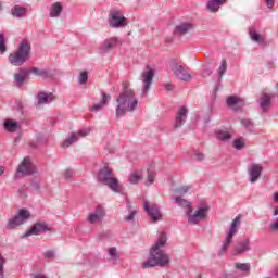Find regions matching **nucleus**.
I'll return each mask as SVG.
<instances>
[{
    "instance_id": "12",
    "label": "nucleus",
    "mask_w": 278,
    "mask_h": 278,
    "mask_svg": "<svg viewBox=\"0 0 278 278\" xmlns=\"http://www.w3.org/2000/svg\"><path fill=\"white\" fill-rule=\"evenodd\" d=\"M186 121H188V108L181 106L176 114L174 128L179 129L184 127V123H186Z\"/></svg>"
},
{
    "instance_id": "34",
    "label": "nucleus",
    "mask_w": 278,
    "mask_h": 278,
    "mask_svg": "<svg viewBox=\"0 0 278 278\" xmlns=\"http://www.w3.org/2000/svg\"><path fill=\"white\" fill-rule=\"evenodd\" d=\"M250 38L253 40V42H257L258 45H266V40L253 29L250 30Z\"/></svg>"
},
{
    "instance_id": "44",
    "label": "nucleus",
    "mask_w": 278,
    "mask_h": 278,
    "mask_svg": "<svg viewBox=\"0 0 278 278\" xmlns=\"http://www.w3.org/2000/svg\"><path fill=\"white\" fill-rule=\"evenodd\" d=\"M136 216V210L129 208L128 214L124 216V220L127 223L134 220V217Z\"/></svg>"
},
{
    "instance_id": "7",
    "label": "nucleus",
    "mask_w": 278,
    "mask_h": 278,
    "mask_svg": "<svg viewBox=\"0 0 278 278\" xmlns=\"http://www.w3.org/2000/svg\"><path fill=\"white\" fill-rule=\"evenodd\" d=\"M147 71L141 73V81L143 84L142 97H147L149 90H151V85L153 84V78L155 77V70L146 66Z\"/></svg>"
},
{
    "instance_id": "50",
    "label": "nucleus",
    "mask_w": 278,
    "mask_h": 278,
    "mask_svg": "<svg viewBox=\"0 0 278 278\" xmlns=\"http://www.w3.org/2000/svg\"><path fill=\"white\" fill-rule=\"evenodd\" d=\"M194 157H195L197 162H203V160H205V155L199 151L194 152Z\"/></svg>"
},
{
    "instance_id": "6",
    "label": "nucleus",
    "mask_w": 278,
    "mask_h": 278,
    "mask_svg": "<svg viewBox=\"0 0 278 278\" xmlns=\"http://www.w3.org/2000/svg\"><path fill=\"white\" fill-rule=\"evenodd\" d=\"M98 181H100V184H103L104 186H108V188H110L112 192H123V185H121V182H118V179L113 177L112 175H99Z\"/></svg>"
},
{
    "instance_id": "59",
    "label": "nucleus",
    "mask_w": 278,
    "mask_h": 278,
    "mask_svg": "<svg viewBox=\"0 0 278 278\" xmlns=\"http://www.w3.org/2000/svg\"><path fill=\"white\" fill-rule=\"evenodd\" d=\"M3 173H5V167L0 166V175H3Z\"/></svg>"
},
{
    "instance_id": "42",
    "label": "nucleus",
    "mask_w": 278,
    "mask_h": 278,
    "mask_svg": "<svg viewBox=\"0 0 278 278\" xmlns=\"http://www.w3.org/2000/svg\"><path fill=\"white\" fill-rule=\"evenodd\" d=\"M268 231H271V233H278V218H276V220L269 223Z\"/></svg>"
},
{
    "instance_id": "55",
    "label": "nucleus",
    "mask_w": 278,
    "mask_h": 278,
    "mask_svg": "<svg viewBox=\"0 0 278 278\" xmlns=\"http://www.w3.org/2000/svg\"><path fill=\"white\" fill-rule=\"evenodd\" d=\"M164 88H165V90L170 92V91L175 90V85L167 83V84H165Z\"/></svg>"
},
{
    "instance_id": "38",
    "label": "nucleus",
    "mask_w": 278,
    "mask_h": 278,
    "mask_svg": "<svg viewBox=\"0 0 278 278\" xmlns=\"http://www.w3.org/2000/svg\"><path fill=\"white\" fill-rule=\"evenodd\" d=\"M175 203H177V205L180 207H190V202H188L186 199H182L181 197H176Z\"/></svg>"
},
{
    "instance_id": "23",
    "label": "nucleus",
    "mask_w": 278,
    "mask_h": 278,
    "mask_svg": "<svg viewBox=\"0 0 278 278\" xmlns=\"http://www.w3.org/2000/svg\"><path fill=\"white\" fill-rule=\"evenodd\" d=\"M55 96L53 93H47V92H39L37 94L38 105H45L47 103H51V101H54Z\"/></svg>"
},
{
    "instance_id": "57",
    "label": "nucleus",
    "mask_w": 278,
    "mask_h": 278,
    "mask_svg": "<svg viewBox=\"0 0 278 278\" xmlns=\"http://www.w3.org/2000/svg\"><path fill=\"white\" fill-rule=\"evenodd\" d=\"M33 188H35V190H38L40 188V184L38 182H31Z\"/></svg>"
},
{
    "instance_id": "22",
    "label": "nucleus",
    "mask_w": 278,
    "mask_h": 278,
    "mask_svg": "<svg viewBox=\"0 0 278 278\" xmlns=\"http://www.w3.org/2000/svg\"><path fill=\"white\" fill-rule=\"evenodd\" d=\"M27 12V8L16 4L11 9V16H13V18H25Z\"/></svg>"
},
{
    "instance_id": "53",
    "label": "nucleus",
    "mask_w": 278,
    "mask_h": 278,
    "mask_svg": "<svg viewBox=\"0 0 278 278\" xmlns=\"http://www.w3.org/2000/svg\"><path fill=\"white\" fill-rule=\"evenodd\" d=\"M250 184H256V181H260V175H252L249 178Z\"/></svg>"
},
{
    "instance_id": "1",
    "label": "nucleus",
    "mask_w": 278,
    "mask_h": 278,
    "mask_svg": "<svg viewBox=\"0 0 278 278\" xmlns=\"http://www.w3.org/2000/svg\"><path fill=\"white\" fill-rule=\"evenodd\" d=\"M167 240L166 233L162 232L155 244L151 248L148 261L142 263V268H155V266L166 268V266H170V254L162 250L166 247Z\"/></svg>"
},
{
    "instance_id": "63",
    "label": "nucleus",
    "mask_w": 278,
    "mask_h": 278,
    "mask_svg": "<svg viewBox=\"0 0 278 278\" xmlns=\"http://www.w3.org/2000/svg\"><path fill=\"white\" fill-rule=\"evenodd\" d=\"M30 147L36 148V147H38V144L37 143H30Z\"/></svg>"
},
{
    "instance_id": "17",
    "label": "nucleus",
    "mask_w": 278,
    "mask_h": 278,
    "mask_svg": "<svg viewBox=\"0 0 278 278\" xmlns=\"http://www.w3.org/2000/svg\"><path fill=\"white\" fill-rule=\"evenodd\" d=\"M260 108L263 112H267L273 108V97L270 94L263 92L258 99Z\"/></svg>"
},
{
    "instance_id": "39",
    "label": "nucleus",
    "mask_w": 278,
    "mask_h": 278,
    "mask_svg": "<svg viewBox=\"0 0 278 278\" xmlns=\"http://www.w3.org/2000/svg\"><path fill=\"white\" fill-rule=\"evenodd\" d=\"M114 169L110 167V164H104V166L99 170V175H112Z\"/></svg>"
},
{
    "instance_id": "60",
    "label": "nucleus",
    "mask_w": 278,
    "mask_h": 278,
    "mask_svg": "<svg viewBox=\"0 0 278 278\" xmlns=\"http://www.w3.org/2000/svg\"><path fill=\"white\" fill-rule=\"evenodd\" d=\"M273 216H278V206L275 208V211L273 212Z\"/></svg>"
},
{
    "instance_id": "32",
    "label": "nucleus",
    "mask_w": 278,
    "mask_h": 278,
    "mask_svg": "<svg viewBox=\"0 0 278 278\" xmlns=\"http://www.w3.org/2000/svg\"><path fill=\"white\" fill-rule=\"evenodd\" d=\"M233 236L231 233H227L226 238L220 247V253H226L227 249H229V247H231V243L233 242Z\"/></svg>"
},
{
    "instance_id": "14",
    "label": "nucleus",
    "mask_w": 278,
    "mask_h": 278,
    "mask_svg": "<svg viewBox=\"0 0 278 278\" xmlns=\"http://www.w3.org/2000/svg\"><path fill=\"white\" fill-rule=\"evenodd\" d=\"M143 210L148 213V215L152 218V220H160L162 218V212H160V208L152 204L149 205V202H143Z\"/></svg>"
},
{
    "instance_id": "48",
    "label": "nucleus",
    "mask_w": 278,
    "mask_h": 278,
    "mask_svg": "<svg viewBox=\"0 0 278 278\" xmlns=\"http://www.w3.org/2000/svg\"><path fill=\"white\" fill-rule=\"evenodd\" d=\"M89 134H90V128H86L76 132L78 138H86V136H88Z\"/></svg>"
},
{
    "instance_id": "46",
    "label": "nucleus",
    "mask_w": 278,
    "mask_h": 278,
    "mask_svg": "<svg viewBox=\"0 0 278 278\" xmlns=\"http://www.w3.org/2000/svg\"><path fill=\"white\" fill-rule=\"evenodd\" d=\"M190 190V187L188 186H182V187H179L175 190V193L176 194H186L188 193V191Z\"/></svg>"
},
{
    "instance_id": "52",
    "label": "nucleus",
    "mask_w": 278,
    "mask_h": 278,
    "mask_svg": "<svg viewBox=\"0 0 278 278\" xmlns=\"http://www.w3.org/2000/svg\"><path fill=\"white\" fill-rule=\"evenodd\" d=\"M147 173L148 175H155V173H157V170H155V165H149L147 168Z\"/></svg>"
},
{
    "instance_id": "18",
    "label": "nucleus",
    "mask_w": 278,
    "mask_h": 278,
    "mask_svg": "<svg viewBox=\"0 0 278 278\" xmlns=\"http://www.w3.org/2000/svg\"><path fill=\"white\" fill-rule=\"evenodd\" d=\"M192 29H194V25L186 22L177 25L174 29V34L175 36H186V34H189V31H192Z\"/></svg>"
},
{
    "instance_id": "61",
    "label": "nucleus",
    "mask_w": 278,
    "mask_h": 278,
    "mask_svg": "<svg viewBox=\"0 0 278 278\" xmlns=\"http://www.w3.org/2000/svg\"><path fill=\"white\" fill-rule=\"evenodd\" d=\"M72 177H73V176H71V175H66V176H65L66 181H70V179H71Z\"/></svg>"
},
{
    "instance_id": "47",
    "label": "nucleus",
    "mask_w": 278,
    "mask_h": 278,
    "mask_svg": "<svg viewBox=\"0 0 278 278\" xmlns=\"http://www.w3.org/2000/svg\"><path fill=\"white\" fill-rule=\"evenodd\" d=\"M141 179H142V176H141V175H131V176L129 177V181H130V184H132V185L138 184V181H141Z\"/></svg>"
},
{
    "instance_id": "40",
    "label": "nucleus",
    "mask_w": 278,
    "mask_h": 278,
    "mask_svg": "<svg viewBox=\"0 0 278 278\" xmlns=\"http://www.w3.org/2000/svg\"><path fill=\"white\" fill-rule=\"evenodd\" d=\"M87 81H88V72L84 71L78 76V84L80 86H84V84H86Z\"/></svg>"
},
{
    "instance_id": "28",
    "label": "nucleus",
    "mask_w": 278,
    "mask_h": 278,
    "mask_svg": "<svg viewBox=\"0 0 278 278\" xmlns=\"http://www.w3.org/2000/svg\"><path fill=\"white\" fill-rule=\"evenodd\" d=\"M241 220H242V215L240 214L237 215L230 225V229L228 233H230L231 236H236L238 233V227H240Z\"/></svg>"
},
{
    "instance_id": "41",
    "label": "nucleus",
    "mask_w": 278,
    "mask_h": 278,
    "mask_svg": "<svg viewBox=\"0 0 278 278\" xmlns=\"http://www.w3.org/2000/svg\"><path fill=\"white\" fill-rule=\"evenodd\" d=\"M8 48L5 46V35L3 33L0 34V53H5Z\"/></svg>"
},
{
    "instance_id": "36",
    "label": "nucleus",
    "mask_w": 278,
    "mask_h": 278,
    "mask_svg": "<svg viewBox=\"0 0 278 278\" xmlns=\"http://www.w3.org/2000/svg\"><path fill=\"white\" fill-rule=\"evenodd\" d=\"M217 73L219 75V81H220V79H223V76L225 75V73H227V60H222V64L218 67Z\"/></svg>"
},
{
    "instance_id": "19",
    "label": "nucleus",
    "mask_w": 278,
    "mask_h": 278,
    "mask_svg": "<svg viewBox=\"0 0 278 278\" xmlns=\"http://www.w3.org/2000/svg\"><path fill=\"white\" fill-rule=\"evenodd\" d=\"M227 0H207L206 10L212 14H216L220 10V5H225Z\"/></svg>"
},
{
    "instance_id": "11",
    "label": "nucleus",
    "mask_w": 278,
    "mask_h": 278,
    "mask_svg": "<svg viewBox=\"0 0 278 278\" xmlns=\"http://www.w3.org/2000/svg\"><path fill=\"white\" fill-rule=\"evenodd\" d=\"M105 218V208L101 205L96 206L92 213L88 215V223L94 225V223H101Z\"/></svg>"
},
{
    "instance_id": "31",
    "label": "nucleus",
    "mask_w": 278,
    "mask_h": 278,
    "mask_svg": "<svg viewBox=\"0 0 278 278\" xmlns=\"http://www.w3.org/2000/svg\"><path fill=\"white\" fill-rule=\"evenodd\" d=\"M79 140V137L77 135V132H72L70 138H67L63 143H62V149H68V147H71V144H75V142H77Z\"/></svg>"
},
{
    "instance_id": "54",
    "label": "nucleus",
    "mask_w": 278,
    "mask_h": 278,
    "mask_svg": "<svg viewBox=\"0 0 278 278\" xmlns=\"http://www.w3.org/2000/svg\"><path fill=\"white\" fill-rule=\"evenodd\" d=\"M212 75V70L210 67H206L202 72V77H210Z\"/></svg>"
},
{
    "instance_id": "21",
    "label": "nucleus",
    "mask_w": 278,
    "mask_h": 278,
    "mask_svg": "<svg viewBox=\"0 0 278 278\" xmlns=\"http://www.w3.org/2000/svg\"><path fill=\"white\" fill-rule=\"evenodd\" d=\"M226 103H227L228 108H230L235 112H237V110L242 109V105H244V103L237 96L228 97L226 100Z\"/></svg>"
},
{
    "instance_id": "45",
    "label": "nucleus",
    "mask_w": 278,
    "mask_h": 278,
    "mask_svg": "<svg viewBox=\"0 0 278 278\" xmlns=\"http://www.w3.org/2000/svg\"><path fill=\"white\" fill-rule=\"evenodd\" d=\"M3 266H5V257H3V255L0 254V278H5Z\"/></svg>"
},
{
    "instance_id": "33",
    "label": "nucleus",
    "mask_w": 278,
    "mask_h": 278,
    "mask_svg": "<svg viewBox=\"0 0 278 278\" xmlns=\"http://www.w3.org/2000/svg\"><path fill=\"white\" fill-rule=\"evenodd\" d=\"M248 170L249 175H262L264 172V166H262V164H252Z\"/></svg>"
},
{
    "instance_id": "62",
    "label": "nucleus",
    "mask_w": 278,
    "mask_h": 278,
    "mask_svg": "<svg viewBox=\"0 0 278 278\" xmlns=\"http://www.w3.org/2000/svg\"><path fill=\"white\" fill-rule=\"evenodd\" d=\"M274 199H275V201H278V192H276V193L274 194Z\"/></svg>"
},
{
    "instance_id": "27",
    "label": "nucleus",
    "mask_w": 278,
    "mask_h": 278,
    "mask_svg": "<svg viewBox=\"0 0 278 278\" xmlns=\"http://www.w3.org/2000/svg\"><path fill=\"white\" fill-rule=\"evenodd\" d=\"M112 98L110 94L102 93V101L100 103L93 104L91 108V112H100V110H103L105 105H108V101H110Z\"/></svg>"
},
{
    "instance_id": "10",
    "label": "nucleus",
    "mask_w": 278,
    "mask_h": 278,
    "mask_svg": "<svg viewBox=\"0 0 278 278\" xmlns=\"http://www.w3.org/2000/svg\"><path fill=\"white\" fill-rule=\"evenodd\" d=\"M123 42H121V39L116 37L109 38L102 42L98 49L100 55H105V53H110L114 47H121Z\"/></svg>"
},
{
    "instance_id": "30",
    "label": "nucleus",
    "mask_w": 278,
    "mask_h": 278,
    "mask_svg": "<svg viewBox=\"0 0 278 278\" xmlns=\"http://www.w3.org/2000/svg\"><path fill=\"white\" fill-rule=\"evenodd\" d=\"M61 14H62V4L60 2L53 3L50 9L51 18H56Z\"/></svg>"
},
{
    "instance_id": "15",
    "label": "nucleus",
    "mask_w": 278,
    "mask_h": 278,
    "mask_svg": "<svg viewBox=\"0 0 278 278\" xmlns=\"http://www.w3.org/2000/svg\"><path fill=\"white\" fill-rule=\"evenodd\" d=\"M251 250V239L245 238L235 247V255H244Z\"/></svg>"
},
{
    "instance_id": "43",
    "label": "nucleus",
    "mask_w": 278,
    "mask_h": 278,
    "mask_svg": "<svg viewBox=\"0 0 278 278\" xmlns=\"http://www.w3.org/2000/svg\"><path fill=\"white\" fill-rule=\"evenodd\" d=\"M241 125L248 129V131H253V123L250 119H241Z\"/></svg>"
},
{
    "instance_id": "24",
    "label": "nucleus",
    "mask_w": 278,
    "mask_h": 278,
    "mask_svg": "<svg viewBox=\"0 0 278 278\" xmlns=\"http://www.w3.org/2000/svg\"><path fill=\"white\" fill-rule=\"evenodd\" d=\"M3 127L5 131H9V134H14L21 129V125L14 119H7L3 124Z\"/></svg>"
},
{
    "instance_id": "3",
    "label": "nucleus",
    "mask_w": 278,
    "mask_h": 278,
    "mask_svg": "<svg viewBox=\"0 0 278 278\" xmlns=\"http://www.w3.org/2000/svg\"><path fill=\"white\" fill-rule=\"evenodd\" d=\"M30 56L31 43L24 39L20 42L17 50L9 54V62L12 66H23Z\"/></svg>"
},
{
    "instance_id": "37",
    "label": "nucleus",
    "mask_w": 278,
    "mask_h": 278,
    "mask_svg": "<svg viewBox=\"0 0 278 278\" xmlns=\"http://www.w3.org/2000/svg\"><path fill=\"white\" fill-rule=\"evenodd\" d=\"M245 141L244 138H237L233 140L232 147H235V149H237V151L242 150V148L244 147Z\"/></svg>"
},
{
    "instance_id": "2",
    "label": "nucleus",
    "mask_w": 278,
    "mask_h": 278,
    "mask_svg": "<svg viewBox=\"0 0 278 278\" xmlns=\"http://www.w3.org/2000/svg\"><path fill=\"white\" fill-rule=\"evenodd\" d=\"M138 108V98H136V92L129 88L127 83L122 84V92L116 99L115 105V116L121 119L122 116H125L127 112H134Z\"/></svg>"
},
{
    "instance_id": "9",
    "label": "nucleus",
    "mask_w": 278,
    "mask_h": 278,
    "mask_svg": "<svg viewBox=\"0 0 278 278\" xmlns=\"http://www.w3.org/2000/svg\"><path fill=\"white\" fill-rule=\"evenodd\" d=\"M17 173H21V175H36L38 168H36V165L31 163V160L26 156L18 165Z\"/></svg>"
},
{
    "instance_id": "56",
    "label": "nucleus",
    "mask_w": 278,
    "mask_h": 278,
    "mask_svg": "<svg viewBox=\"0 0 278 278\" xmlns=\"http://www.w3.org/2000/svg\"><path fill=\"white\" fill-rule=\"evenodd\" d=\"M267 8H273L275 5V0H266Z\"/></svg>"
},
{
    "instance_id": "58",
    "label": "nucleus",
    "mask_w": 278,
    "mask_h": 278,
    "mask_svg": "<svg viewBox=\"0 0 278 278\" xmlns=\"http://www.w3.org/2000/svg\"><path fill=\"white\" fill-rule=\"evenodd\" d=\"M73 173H75V172L73 169H71V168H67L65 170V175H73Z\"/></svg>"
},
{
    "instance_id": "8",
    "label": "nucleus",
    "mask_w": 278,
    "mask_h": 278,
    "mask_svg": "<svg viewBox=\"0 0 278 278\" xmlns=\"http://www.w3.org/2000/svg\"><path fill=\"white\" fill-rule=\"evenodd\" d=\"M207 212H210V207H199L193 214L188 215V224L199 225L201 220H205V218H207Z\"/></svg>"
},
{
    "instance_id": "29",
    "label": "nucleus",
    "mask_w": 278,
    "mask_h": 278,
    "mask_svg": "<svg viewBox=\"0 0 278 278\" xmlns=\"http://www.w3.org/2000/svg\"><path fill=\"white\" fill-rule=\"evenodd\" d=\"M232 135L230 131L227 130H217L216 131V139L219 140V142H227L231 140Z\"/></svg>"
},
{
    "instance_id": "25",
    "label": "nucleus",
    "mask_w": 278,
    "mask_h": 278,
    "mask_svg": "<svg viewBox=\"0 0 278 278\" xmlns=\"http://www.w3.org/2000/svg\"><path fill=\"white\" fill-rule=\"evenodd\" d=\"M28 72L30 75L33 73L36 75V77H41V79H51V77H53V75L49 73V71L40 70L38 67H31L30 70H28Z\"/></svg>"
},
{
    "instance_id": "49",
    "label": "nucleus",
    "mask_w": 278,
    "mask_h": 278,
    "mask_svg": "<svg viewBox=\"0 0 278 278\" xmlns=\"http://www.w3.org/2000/svg\"><path fill=\"white\" fill-rule=\"evenodd\" d=\"M43 257H46L47 260H53V257H55V251L49 250L45 252Z\"/></svg>"
},
{
    "instance_id": "4",
    "label": "nucleus",
    "mask_w": 278,
    "mask_h": 278,
    "mask_svg": "<svg viewBox=\"0 0 278 278\" xmlns=\"http://www.w3.org/2000/svg\"><path fill=\"white\" fill-rule=\"evenodd\" d=\"M109 25L114 29H121L127 27V17L123 16V12L118 10H111L109 13Z\"/></svg>"
},
{
    "instance_id": "16",
    "label": "nucleus",
    "mask_w": 278,
    "mask_h": 278,
    "mask_svg": "<svg viewBox=\"0 0 278 278\" xmlns=\"http://www.w3.org/2000/svg\"><path fill=\"white\" fill-rule=\"evenodd\" d=\"M42 231H49L47 224H35L29 230H27L22 238H29V236H38Z\"/></svg>"
},
{
    "instance_id": "20",
    "label": "nucleus",
    "mask_w": 278,
    "mask_h": 278,
    "mask_svg": "<svg viewBox=\"0 0 278 278\" xmlns=\"http://www.w3.org/2000/svg\"><path fill=\"white\" fill-rule=\"evenodd\" d=\"M29 70L21 68L18 73L14 75V81L17 86V88H21L24 84L27 77H29Z\"/></svg>"
},
{
    "instance_id": "13",
    "label": "nucleus",
    "mask_w": 278,
    "mask_h": 278,
    "mask_svg": "<svg viewBox=\"0 0 278 278\" xmlns=\"http://www.w3.org/2000/svg\"><path fill=\"white\" fill-rule=\"evenodd\" d=\"M173 73L177 79H180V81H190V79H192V75H190L182 65L176 64L173 68Z\"/></svg>"
},
{
    "instance_id": "5",
    "label": "nucleus",
    "mask_w": 278,
    "mask_h": 278,
    "mask_svg": "<svg viewBox=\"0 0 278 278\" xmlns=\"http://www.w3.org/2000/svg\"><path fill=\"white\" fill-rule=\"evenodd\" d=\"M31 214L25 210L21 208L18 213L11 219H9L7 224V229H16V227H21V225H24L25 220H29Z\"/></svg>"
},
{
    "instance_id": "51",
    "label": "nucleus",
    "mask_w": 278,
    "mask_h": 278,
    "mask_svg": "<svg viewBox=\"0 0 278 278\" xmlns=\"http://www.w3.org/2000/svg\"><path fill=\"white\" fill-rule=\"evenodd\" d=\"M155 182V175H148L146 186H152Z\"/></svg>"
},
{
    "instance_id": "35",
    "label": "nucleus",
    "mask_w": 278,
    "mask_h": 278,
    "mask_svg": "<svg viewBox=\"0 0 278 278\" xmlns=\"http://www.w3.org/2000/svg\"><path fill=\"white\" fill-rule=\"evenodd\" d=\"M235 268L241 273H249L251 270V263H235Z\"/></svg>"
},
{
    "instance_id": "26",
    "label": "nucleus",
    "mask_w": 278,
    "mask_h": 278,
    "mask_svg": "<svg viewBox=\"0 0 278 278\" xmlns=\"http://www.w3.org/2000/svg\"><path fill=\"white\" fill-rule=\"evenodd\" d=\"M108 255V261L110 262V264L115 265L121 260V254H118V249H116V247L109 248Z\"/></svg>"
}]
</instances>
